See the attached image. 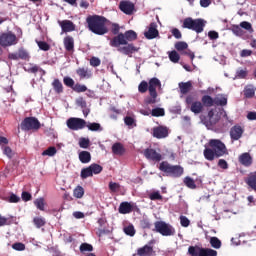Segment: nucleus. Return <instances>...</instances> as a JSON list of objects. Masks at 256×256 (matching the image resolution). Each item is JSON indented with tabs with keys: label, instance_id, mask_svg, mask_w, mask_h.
Here are the masks:
<instances>
[{
	"label": "nucleus",
	"instance_id": "nucleus-52",
	"mask_svg": "<svg viewBox=\"0 0 256 256\" xmlns=\"http://www.w3.org/2000/svg\"><path fill=\"white\" fill-rule=\"evenodd\" d=\"M124 233L129 235V237L135 236V227L133 225H129L124 228Z\"/></svg>",
	"mask_w": 256,
	"mask_h": 256
},
{
	"label": "nucleus",
	"instance_id": "nucleus-10",
	"mask_svg": "<svg viewBox=\"0 0 256 256\" xmlns=\"http://www.w3.org/2000/svg\"><path fill=\"white\" fill-rule=\"evenodd\" d=\"M22 131H39L41 122L36 117H26L20 125Z\"/></svg>",
	"mask_w": 256,
	"mask_h": 256
},
{
	"label": "nucleus",
	"instance_id": "nucleus-48",
	"mask_svg": "<svg viewBox=\"0 0 256 256\" xmlns=\"http://www.w3.org/2000/svg\"><path fill=\"white\" fill-rule=\"evenodd\" d=\"M79 160L80 161H91V153L87 151H82L79 153Z\"/></svg>",
	"mask_w": 256,
	"mask_h": 256
},
{
	"label": "nucleus",
	"instance_id": "nucleus-21",
	"mask_svg": "<svg viewBox=\"0 0 256 256\" xmlns=\"http://www.w3.org/2000/svg\"><path fill=\"white\" fill-rule=\"evenodd\" d=\"M63 43L65 50L68 51V53H73V51H75V39H73V36H66Z\"/></svg>",
	"mask_w": 256,
	"mask_h": 256
},
{
	"label": "nucleus",
	"instance_id": "nucleus-39",
	"mask_svg": "<svg viewBox=\"0 0 256 256\" xmlns=\"http://www.w3.org/2000/svg\"><path fill=\"white\" fill-rule=\"evenodd\" d=\"M63 83L66 87H69L70 89L73 90V88L75 87V80H73V78L69 77V76H65L63 78Z\"/></svg>",
	"mask_w": 256,
	"mask_h": 256
},
{
	"label": "nucleus",
	"instance_id": "nucleus-47",
	"mask_svg": "<svg viewBox=\"0 0 256 256\" xmlns=\"http://www.w3.org/2000/svg\"><path fill=\"white\" fill-rule=\"evenodd\" d=\"M34 225L37 227V229H41V227H45V219L41 217H35L33 219Z\"/></svg>",
	"mask_w": 256,
	"mask_h": 256
},
{
	"label": "nucleus",
	"instance_id": "nucleus-42",
	"mask_svg": "<svg viewBox=\"0 0 256 256\" xmlns=\"http://www.w3.org/2000/svg\"><path fill=\"white\" fill-rule=\"evenodd\" d=\"M138 91L139 93H147V91H149V83H147V81L145 80L140 82V84L138 85Z\"/></svg>",
	"mask_w": 256,
	"mask_h": 256
},
{
	"label": "nucleus",
	"instance_id": "nucleus-61",
	"mask_svg": "<svg viewBox=\"0 0 256 256\" xmlns=\"http://www.w3.org/2000/svg\"><path fill=\"white\" fill-rule=\"evenodd\" d=\"M239 161H253V158L249 152H245L239 156Z\"/></svg>",
	"mask_w": 256,
	"mask_h": 256
},
{
	"label": "nucleus",
	"instance_id": "nucleus-35",
	"mask_svg": "<svg viewBox=\"0 0 256 256\" xmlns=\"http://www.w3.org/2000/svg\"><path fill=\"white\" fill-rule=\"evenodd\" d=\"M184 185L188 187V189H197V184H195V180L193 178L187 176L184 178Z\"/></svg>",
	"mask_w": 256,
	"mask_h": 256
},
{
	"label": "nucleus",
	"instance_id": "nucleus-6",
	"mask_svg": "<svg viewBox=\"0 0 256 256\" xmlns=\"http://www.w3.org/2000/svg\"><path fill=\"white\" fill-rule=\"evenodd\" d=\"M206 23L207 22L201 18L193 19L191 17H187L184 19L182 27L183 29L195 31V33H203Z\"/></svg>",
	"mask_w": 256,
	"mask_h": 256
},
{
	"label": "nucleus",
	"instance_id": "nucleus-38",
	"mask_svg": "<svg viewBox=\"0 0 256 256\" xmlns=\"http://www.w3.org/2000/svg\"><path fill=\"white\" fill-rule=\"evenodd\" d=\"M152 117H165V109L163 108H154L151 111Z\"/></svg>",
	"mask_w": 256,
	"mask_h": 256
},
{
	"label": "nucleus",
	"instance_id": "nucleus-56",
	"mask_svg": "<svg viewBox=\"0 0 256 256\" xmlns=\"http://www.w3.org/2000/svg\"><path fill=\"white\" fill-rule=\"evenodd\" d=\"M199 249L200 247L190 246L188 248V253L190 256H199Z\"/></svg>",
	"mask_w": 256,
	"mask_h": 256
},
{
	"label": "nucleus",
	"instance_id": "nucleus-26",
	"mask_svg": "<svg viewBox=\"0 0 256 256\" xmlns=\"http://www.w3.org/2000/svg\"><path fill=\"white\" fill-rule=\"evenodd\" d=\"M255 86H253V84H249L247 86H245L244 88V97L246 99H253V97H255Z\"/></svg>",
	"mask_w": 256,
	"mask_h": 256
},
{
	"label": "nucleus",
	"instance_id": "nucleus-3",
	"mask_svg": "<svg viewBox=\"0 0 256 256\" xmlns=\"http://www.w3.org/2000/svg\"><path fill=\"white\" fill-rule=\"evenodd\" d=\"M89 31L95 35H105L109 33L107 29V18L99 15H92L86 18Z\"/></svg>",
	"mask_w": 256,
	"mask_h": 256
},
{
	"label": "nucleus",
	"instance_id": "nucleus-18",
	"mask_svg": "<svg viewBox=\"0 0 256 256\" xmlns=\"http://www.w3.org/2000/svg\"><path fill=\"white\" fill-rule=\"evenodd\" d=\"M245 132V130L243 129V127H241L240 125H234L231 129H230V138L232 141H239V139L241 137H243V133Z\"/></svg>",
	"mask_w": 256,
	"mask_h": 256
},
{
	"label": "nucleus",
	"instance_id": "nucleus-9",
	"mask_svg": "<svg viewBox=\"0 0 256 256\" xmlns=\"http://www.w3.org/2000/svg\"><path fill=\"white\" fill-rule=\"evenodd\" d=\"M154 227L155 229H153V231L160 233L163 237H171L175 235V228L165 221H156Z\"/></svg>",
	"mask_w": 256,
	"mask_h": 256
},
{
	"label": "nucleus",
	"instance_id": "nucleus-43",
	"mask_svg": "<svg viewBox=\"0 0 256 256\" xmlns=\"http://www.w3.org/2000/svg\"><path fill=\"white\" fill-rule=\"evenodd\" d=\"M240 27L242 29H245V31H248V33H253V31H255L253 29V25H251V22H248V21H243L240 23Z\"/></svg>",
	"mask_w": 256,
	"mask_h": 256
},
{
	"label": "nucleus",
	"instance_id": "nucleus-30",
	"mask_svg": "<svg viewBox=\"0 0 256 256\" xmlns=\"http://www.w3.org/2000/svg\"><path fill=\"white\" fill-rule=\"evenodd\" d=\"M214 105H216L217 107H225V105H227V96L220 95L218 97H215Z\"/></svg>",
	"mask_w": 256,
	"mask_h": 256
},
{
	"label": "nucleus",
	"instance_id": "nucleus-63",
	"mask_svg": "<svg viewBox=\"0 0 256 256\" xmlns=\"http://www.w3.org/2000/svg\"><path fill=\"white\" fill-rule=\"evenodd\" d=\"M21 199L22 201H31L33 199V196L31 195V193L27 192V191H23L21 194Z\"/></svg>",
	"mask_w": 256,
	"mask_h": 256
},
{
	"label": "nucleus",
	"instance_id": "nucleus-23",
	"mask_svg": "<svg viewBox=\"0 0 256 256\" xmlns=\"http://www.w3.org/2000/svg\"><path fill=\"white\" fill-rule=\"evenodd\" d=\"M245 183L248 186V189L255 191L256 193V172L251 173L248 177L245 178Z\"/></svg>",
	"mask_w": 256,
	"mask_h": 256
},
{
	"label": "nucleus",
	"instance_id": "nucleus-28",
	"mask_svg": "<svg viewBox=\"0 0 256 256\" xmlns=\"http://www.w3.org/2000/svg\"><path fill=\"white\" fill-rule=\"evenodd\" d=\"M52 87L57 95H61V93H63V83H61L59 79L56 78L53 80Z\"/></svg>",
	"mask_w": 256,
	"mask_h": 256
},
{
	"label": "nucleus",
	"instance_id": "nucleus-64",
	"mask_svg": "<svg viewBox=\"0 0 256 256\" xmlns=\"http://www.w3.org/2000/svg\"><path fill=\"white\" fill-rule=\"evenodd\" d=\"M90 65L92 67H99V65H101V60L99 58H97V57H92L90 59Z\"/></svg>",
	"mask_w": 256,
	"mask_h": 256
},
{
	"label": "nucleus",
	"instance_id": "nucleus-49",
	"mask_svg": "<svg viewBox=\"0 0 256 256\" xmlns=\"http://www.w3.org/2000/svg\"><path fill=\"white\" fill-rule=\"evenodd\" d=\"M162 159H168L169 161H175V153H173V151L167 150L166 153L162 154Z\"/></svg>",
	"mask_w": 256,
	"mask_h": 256
},
{
	"label": "nucleus",
	"instance_id": "nucleus-1",
	"mask_svg": "<svg viewBox=\"0 0 256 256\" xmlns=\"http://www.w3.org/2000/svg\"><path fill=\"white\" fill-rule=\"evenodd\" d=\"M137 41V32L128 30L124 33H120L110 40L111 47H116L119 53L132 57L133 53H139V47L131 43Z\"/></svg>",
	"mask_w": 256,
	"mask_h": 256
},
{
	"label": "nucleus",
	"instance_id": "nucleus-32",
	"mask_svg": "<svg viewBox=\"0 0 256 256\" xmlns=\"http://www.w3.org/2000/svg\"><path fill=\"white\" fill-rule=\"evenodd\" d=\"M76 73L80 77V79H89V77H91V74L89 73V69L87 68H78L76 70Z\"/></svg>",
	"mask_w": 256,
	"mask_h": 256
},
{
	"label": "nucleus",
	"instance_id": "nucleus-37",
	"mask_svg": "<svg viewBox=\"0 0 256 256\" xmlns=\"http://www.w3.org/2000/svg\"><path fill=\"white\" fill-rule=\"evenodd\" d=\"M72 91H75V93H85V91H87V86L81 83H76L74 88H72Z\"/></svg>",
	"mask_w": 256,
	"mask_h": 256
},
{
	"label": "nucleus",
	"instance_id": "nucleus-57",
	"mask_svg": "<svg viewBox=\"0 0 256 256\" xmlns=\"http://www.w3.org/2000/svg\"><path fill=\"white\" fill-rule=\"evenodd\" d=\"M140 227H142V229H151V221L147 218L142 219L140 221Z\"/></svg>",
	"mask_w": 256,
	"mask_h": 256
},
{
	"label": "nucleus",
	"instance_id": "nucleus-11",
	"mask_svg": "<svg viewBox=\"0 0 256 256\" xmlns=\"http://www.w3.org/2000/svg\"><path fill=\"white\" fill-rule=\"evenodd\" d=\"M66 125L71 131H80L87 127V121L82 118L71 117L66 121Z\"/></svg>",
	"mask_w": 256,
	"mask_h": 256
},
{
	"label": "nucleus",
	"instance_id": "nucleus-45",
	"mask_svg": "<svg viewBox=\"0 0 256 256\" xmlns=\"http://www.w3.org/2000/svg\"><path fill=\"white\" fill-rule=\"evenodd\" d=\"M210 245L214 249H221V240L217 237H211L210 238Z\"/></svg>",
	"mask_w": 256,
	"mask_h": 256
},
{
	"label": "nucleus",
	"instance_id": "nucleus-24",
	"mask_svg": "<svg viewBox=\"0 0 256 256\" xmlns=\"http://www.w3.org/2000/svg\"><path fill=\"white\" fill-rule=\"evenodd\" d=\"M179 89H180V93L182 95H187V93H189V91H191V89H193V83H191V81L180 82Z\"/></svg>",
	"mask_w": 256,
	"mask_h": 256
},
{
	"label": "nucleus",
	"instance_id": "nucleus-46",
	"mask_svg": "<svg viewBox=\"0 0 256 256\" xmlns=\"http://www.w3.org/2000/svg\"><path fill=\"white\" fill-rule=\"evenodd\" d=\"M189 47V44L187 42L179 41L175 43V49L176 51H185Z\"/></svg>",
	"mask_w": 256,
	"mask_h": 256
},
{
	"label": "nucleus",
	"instance_id": "nucleus-40",
	"mask_svg": "<svg viewBox=\"0 0 256 256\" xmlns=\"http://www.w3.org/2000/svg\"><path fill=\"white\" fill-rule=\"evenodd\" d=\"M35 207L39 209L40 211H45V199L44 198H37L34 201Z\"/></svg>",
	"mask_w": 256,
	"mask_h": 256
},
{
	"label": "nucleus",
	"instance_id": "nucleus-12",
	"mask_svg": "<svg viewBox=\"0 0 256 256\" xmlns=\"http://www.w3.org/2000/svg\"><path fill=\"white\" fill-rule=\"evenodd\" d=\"M103 171V167L99 164H91L89 167L83 168L81 170V179H87L88 177H93V175H99Z\"/></svg>",
	"mask_w": 256,
	"mask_h": 256
},
{
	"label": "nucleus",
	"instance_id": "nucleus-13",
	"mask_svg": "<svg viewBox=\"0 0 256 256\" xmlns=\"http://www.w3.org/2000/svg\"><path fill=\"white\" fill-rule=\"evenodd\" d=\"M143 155L148 161H163V155L161 154V150L159 148H146L143 150Z\"/></svg>",
	"mask_w": 256,
	"mask_h": 256
},
{
	"label": "nucleus",
	"instance_id": "nucleus-54",
	"mask_svg": "<svg viewBox=\"0 0 256 256\" xmlns=\"http://www.w3.org/2000/svg\"><path fill=\"white\" fill-rule=\"evenodd\" d=\"M80 251H81V253H85V251L91 252V251H93V245L88 244V243H82L80 245Z\"/></svg>",
	"mask_w": 256,
	"mask_h": 256
},
{
	"label": "nucleus",
	"instance_id": "nucleus-31",
	"mask_svg": "<svg viewBox=\"0 0 256 256\" xmlns=\"http://www.w3.org/2000/svg\"><path fill=\"white\" fill-rule=\"evenodd\" d=\"M199 256H217V250L211 248H201L199 249Z\"/></svg>",
	"mask_w": 256,
	"mask_h": 256
},
{
	"label": "nucleus",
	"instance_id": "nucleus-4",
	"mask_svg": "<svg viewBox=\"0 0 256 256\" xmlns=\"http://www.w3.org/2000/svg\"><path fill=\"white\" fill-rule=\"evenodd\" d=\"M158 169L164 173L166 177H174L175 179L181 177L185 170L179 165H171L167 161H162Z\"/></svg>",
	"mask_w": 256,
	"mask_h": 256
},
{
	"label": "nucleus",
	"instance_id": "nucleus-20",
	"mask_svg": "<svg viewBox=\"0 0 256 256\" xmlns=\"http://www.w3.org/2000/svg\"><path fill=\"white\" fill-rule=\"evenodd\" d=\"M59 25L63 33H71V31H75V24L71 20L59 21Z\"/></svg>",
	"mask_w": 256,
	"mask_h": 256
},
{
	"label": "nucleus",
	"instance_id": "nucleus-55",
	"mask_svg": "<svg viewBox=\"0 0 256 256\" xmlns=\"http://www.w3.org/2000/svg\"><path fill=\"white\" fill-rule=\"evenodd\" d=\"M124 123L125 125H127L128 127H135L137 124H135V119L131 116H126L124 118Z\"/></svg>",
	"mask_w": 256,
	"mask_h": 256
},
{
	"label": "nucleus",
	"instance_id": "nucleus-33",
	"mask_svg": "<svg viewBox=\"0 0 256 256\" xmlns=\"http://www.w3.org/2000/svg\"><path fill=\"white\" fill-rule=\"evenodd\" d=\"M83 195H85V189L83 188V186H77L74 190H73V196L76 199H83Z\"/></svg>",
	"mask_w": 256,
	"mask_h": 256
},
{
	"label": "nucleus",
	"instance_id": "nucleus-44",
	"mask_svg": "<svg viewBox=\"0 0 256 256\" xmlns=\"http://www.w3.org/2000/svg\"><path fill=\"white\" fill-rule=\"evenodd\" d=\"M57 153V148L54 146L49 147L48 149L44 150L42 152L43 157L48 156V157H53Z\"/></svg>",
	"mask_w": 256,
	"mask_h": 256
},
{
	"label": "nucleus",
	"instance_id": "nucleus-62",
	"mask_svg": "<svg viewBox=\"0 0 256 256\" xmlns=\"http://www.w3.org/2000/svg\"><path fill=\"white\" fill-rule=\"evenodd\" d=\"M89 138H81L79 141V145L82 149H87L89 147Z\"/></svg>",
	"mask_w": 256,
	"mask_h": 256
},
{
	"label": "nucleus",
	"instance_id": "nucleus-36",
	"mask_svg": "<svg viewBox=\"0 0 256 256\" xmlns=\"http://www.w3.org/2000/svg\"><path fill=\"white\" fill-rule=\"evenodd\" d=\"M168 57L172 63H179V59H181V56H179V53L175 50L169 52Z\"/></svg>",
	"mask_w": 256,
	"mask_h": 256
},
{
	"label": "nucleus",
	"instance_id": "nucleus-29",
	"mask_svg": "<svg viewBox=\"0 0 256 256\" xmlns=\"http://www.w3.org/2000/svg\"><path fill=\"white\" fill-rule=\"evenodd\" d=\"M112 152L114 155H123L125 153V147H123V144L117 142L112 145Z\"/></svg>",
	"mask_w": 256,
	"mask_h": 256
},
{
	"label": "nucleus",
	"instance_id": "nucleus-17",
	"mask_svg": "<svg viewBox=\"0 0 256 256\" xmlns=\"http://www.w3.org/2000/svg\"><path fill=\"white\" fill-rule=\"evenodd\" d=\"M152 135L156 139H165L169 137V128L166 126H158L152 129Z\"/></svg>",
	"mask_w": 256,
	"mask_h": 256
},
{
	"label": "nucleus",
	"instance_id": "nucleus-53",
	"mask_svg": "<svg viewBox=\"0 0 256 256\" xmlns=\"http://www.w3.org/2000/svg\"><path fill=\"white\" fill-rule=\"evenodd\" d=\"M3 153H4V155H7L8 159H13V155H15V153L9 146L3 147Z\"/></svg>",
	"mask_w": 256,
	"mask_h": 256
},
{
	"label": "nucleus",
	"instance_id": "nucleus-22",
	"mask_svg": "<svg viewBox=\"0 0 256 256\" xmlns=\"http://www.w3.org/2000/svg\"><path fill=\"white\" fill-rule=\"evenodd\" d=\"M121 215H127L133 213V204L131 202H122L118 208Z\"/></svg>",
	"mask_w": 256,
	"mask_h": 256
},
{
	"label": "nucleus",
	"instance_id": "nucleus-5",
	"mask_svg": "<svg viewBox=\"0 0 256 256\" xmlns=\"http://www.w3.org/2000/svg\"><path fill=\"white\" fill-rule=\"evenodd\" d=\"M157 87L161 89V80L156 77L151 78L148 82L149 96L145 98L146 105H155L157 103Z\"/></svg>",
	"mask_w": 256,
	"mask_h": 256
},
{
	"label": "nucleus",
	"instance_id": "nucleus-16",
	"mask_svg": "<svg viewBox=\"0 0 256 256\" xmlns=\"http://www.w3.org/2000/svg\"><path fill=\"white\" fill-rule=\"evenodd\" d=\"M119 9L125 15H133L135 11V4L129 0H122L119 3Z\"/></svg>",
	"mask_w": 256,
	"mask_h": 256
},
{
	"label": "nucleus",
	"instance_id": "nucleus-15",
	"mask_svg": "<svg viewBox=\"0 0 256 256\" xmlns=\"http://www.w3.org/2000/svg\"><path fill=\"white\" fill-rule=\"evenodd\" d=\"M8 59H10V61H19V59H22V61H29L31 56H29V52L25 48H19L18 53H9Z\"/></svg>",
	"mask_w": 256,
	"mask_h": 256
},
{
	"label": "nucleus",
	"instance_id": "nucleus-7",
	"mask_svg": "<svg viewBox=\"0 0 256 256\" xmlns=\"http://www.w3.org/2000/svg\"><path fill=\"white\" fill-rule=\"evenodd\" d=\"M19 43V37L13 32L0 33V47L7 49V47H13Z\"/></svg>",
	"mask_w": 256,
	"mask_h": 256
},
{
	"label": "nucleus",
	"instance_id": "nucleus-2",
	"mask_svg": "<svg viewBox=\"0 0 256 256\" xmlns=\"http://www.w3.org/2000/svg\"><path fill=\"white\" fill-rule=\"evenodd\" d=\"M209 147L204 150V157L208 161H213V159H219V157L227 155V146L219 139H211Z\"/></svg>",
	"mask_w": 256,
	"mask_h": 256
},
{
	"label": "nucleus",
	"instance_id": "nucleus-50",
	"mask_svg": "<svg viewBox=\"0 0 256 256\" xmlns=\"http://www.w3.org/2000/svg\"><path fill=\"white\" fill-rule=\"evenodd\" d=\"M37 45L39 49H41V51H49V49H51V46L49 45V43L45 41H38Z\"/></svg>",
	"mask_w": 256,
	"mask_h": 256
},
{
	"label": "nucleus",
	"instance_id": "nucleus-51",
	"mask_svg": "<svg viewBox=\"0 0 256 256\" xmlns=\"http://www.w3.org/2000/svg\"><path fill=\"white\" fill-rule=\"evenodd\" d=\"M149 199L151 201H162L163 200V196L159 192H152L149 195Z\"/></svg>",
	"mask_w": 256,
	"mask_h": 256
},
{
	"label": "nucleus",
	"instance_id": "nucleus-19",
	"mask_svg": "<svg viewBox=\"0 0 256 256\" xmlns=\"http://www.w3.org/2000/svg\"><path fill=\"white\" fill-rule=\"evenodd\" d=\"M146 39H156L159 37V30H157V24L152 22L149 25L148 31L144 32Z\"/></svg>",
	"mask_w": 256,
	"mask_h": 256
},
{
	"label": "nucleus",
	"instance_id": "nucleus-34",
	"mask_svg": "<svg viewBox=\"0 0 256 256\" xmlns=\"http://www.w3.org/2000/svg\"><path fill=\"white\" fill-rule=\"evenodd\" d=\"M231 31L237 37H243L245 35V31H243L241 25H232Z\"/></svg>",
	"mask_w": 256,
	"mask_h": 256
},
{
	"label": "nucleus",
	"instance_id": "nucleus-58",
	"mask_svg": "<svg viewBox=\"0 0 256 256\" xmlns=\"http://www.w3.org/2000/svg\"><path fill=\"white\" fill-rule=\"evenodd\" d=\"M208 37L211 41H217V39H219V32L215 30H210L208 32Z\"/></svg>",
	"mask_w": 256,
	"mask_h": 256
},
{
	"label": "nucleus",
	"instance_id": "nucleus-14",
	"mask_svg": "<svg viewBox=\"0 0 256 256\" xmlns=\"http://www.w3.org/2000/svg\"><path fill=\"white\" fill-rule=\"evenodd\" d=\"M219 119H221V117H219V115H215V111L213 109L208 111L207 116L201 117L203 125H206L207 127H214V125L219 123Z\"/></svg>",
	"mask_w": 256,
	"mask_h": 256
},
{
	"label": "nucleus",
	"instance_id": "nucleus-8",
	"mask_svg": "<svg viewBox=\"0 0 256 256\" xmlns=\"http://www.w3.org/2000/svg\"><path fill=\"white\" fill-rule=\"evenodd\" d=\"M185 103L187 107H190V111L195 115H199V113H203V109L205 108L203 106V103L197 100L196 94H189L188 96H186Z\"/></svg>",
	"mask_w": 256,
	"mask_h": 256
},
{
	"label": "nucleus",
	"instance_id": "nucleus-25",
	"mask_svg": "<svg viewBox=\"0 0 256 256\" xmlns=\"http://www.w3.org/2000/svg\"><path fill=\"white\" fill-rule=\"evenodd\" d=\"M153 254V247L145 245L144 247L138 248L137 255L139 256H151Z\"/></svg>",
	"mask_w": 256,
	"mask_h": 256
},
{
	"label": "nucleus",
	"instance_id": "nucleus-27",
	"mask_svg": "<svg viewBox=\"0 0 256 256\" xmlns=\"http://www.w3.org/2000/svg\"><path fill=\"white\" fill-rule=\"evenodd\" d=\"M201 103L203 107H213L215 105V99L210 95H204L201 98Z\"/></svg>",
	"mask_w": 256,
	"mask_h": 256
},
{
	"label": "nucleus",
	"instance_id": "nucleus-60",
	"mask_svg": "<svg viewBox=\"0 0 256 256\" xmlns=\"http://www.w3.org/2000/svg\"><path fill=\"white\" fill-rule=\"evenodd\" d=\"M12 249L15 251H25V244L21 242H16L12 245Z\"/></svg>",
	"mask_w": 256,
	"mask_h": 256
},
{
	"label": "nucleus",
	"instance_id": "nucleus-41",
	"mask_svg": "<svg viewBox=\"0 0 256 256\" xmlns=\"http://www.w3.org/2000/svg\"><path fill=\"white\" fill-rule=\"evenodd\" d=\"M86 127L89 129V131H103L101 124L97 122L88 123L86 124Z\"/></svg>",
	"mask_w": 256,
	"mask_h": 256
},
{
	"label": "nucleus",
	"instance_id": "nucleus-59",
	"mask_svg": "<svg viewBox=\"0 0 256 256\" xmlns=\"http://www.w3.org/2000/svg\"><path fill=\"white\" fill-rule=\"evenodd\" d=\"M180 225L182 227H189V225H191V221L186 216H180Z\"/></svg>",
	"mask_w": 256,
	"mask_h": 256
}]
</instances>
